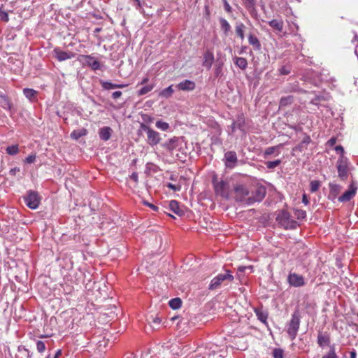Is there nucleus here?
Returning <instances> with one entry per match:
<instances>
[{"label":"nucleus","mask_w":358,"mask_h":358,"mask_svg":"<svg viewBox=\"0 0 358 358\" xmlns=\"http://www.w3.org/2000/svg\"><path fill=\"white\" fill-rule=\"evenodd\" d=\"M53 56L59 62H63L67 59L74 58L76 54L71 51H64L61 50L59 48H54L52 51Z\"/></svg>","instance_id":"f8f14e48"},{"label":"nucleus","mask_w":358,"mask_h":358,"mask_svg":"<svg viewBox=\"0 0 358 358\" xmlns=\"http://www.w3.org/2000/svg\"><path fill=\"white\" fill-rule=\"evenodd\" d=\"M36 157V155H29L25 158L24 162L27 164H32L35 162Z\"/></svg>","instance_id":"4d7b16f0"},{"label":"nucleus","mask_w":358,"mask_h":358,"mask_svg":"<svg viewBox=\"0 0 358 358\" xmlns=\"http://www.w3.org/2000/svg\"><path fill=\"white\" fill-rule=\"evenodd\" d=\"M176 87L178 90L184 92L193 91L196 87V84L194 81L190 80H185L176 85Z\"/></svg>","instance_id":"2eb2a0df"},{"label":"nucleus","mask_w":358,"mask_h":358,"mask_svg":"<svg viewBox=\"0 0 358 358\" xmlns=\"http://www.w3.org/2000/svg\"><path fill=\"white\" fill-rule=\"evenodd\" d=\"M234 64L241 70H245L248 66V61L244 57H237L234 59Z\"/></svg>","instance_id":"2f4dec72"},{"label":"nucleus","mask_w":358,"mask_h":358,"mask_svg":"<svg viewBox=\"0 0 358 358\" xmlns=\"http://www.w3.org/2000/svg\"><path fill=\"white\" fill-rule=\"evenodd\" d=\"M286 92H297L299 93H306V90H303L299 88L296 84L291 85L290 86H289L287 87V90H286Z\"/></svg>","instance_id":"de8ad7c7"},{"label":"nucleus","mask_w":358,"mask_h":358,"mask_svg":"<svg viewBox=\"0 0 358 358\" xmlns=\"http://www.w3.org/2000/svg\"><path fill=\"white\" fill-rule=\"evenodd\" d=\"M122 93L120 91H115L112 94V98L113 99H117L122 96Z\"/></svg>","instance_id":"0e129e2a"},{"label":"nucleus","mask_w":358,"mask_h":358,"mask_svg":"<svg viewBox=\"0 0 358 358\" xmlns=\"http://www.w3.org/2000/svg\"><path fill=\"white\" fill-rule=\"evenodd\" d=\"M130 178L133 180L135 182H138V175L136 172L132 173V174L130 176Z\"/></svg>","instance_id":"774afa93"},{"label":"nucleus","mask_w":358,"mask_h":358,"mask_svg":"<svg viewBox=\"0 0 358 358\" xmlns=\"http://www.w3.org/2000/svg\"><path fill=\"white\" fill-rule=\"evenodd\" d=\"M310 137L308 135L305 134L302 141L293 148V151L301 152L304 151L307 149V146L310 143Z\"/></svg>","instance_id":"aec40b11"},{"label":"nucleus","mask_w":358,"mask_h":358,"mask_svg":"<svg viewBox=\"0 0 358 358\" xmlns=\"http://www.w3.org/2000/svg\"><path fill=\"white\" fill-rule=\"evenodd\" d=\"M245 26L242 23H237L236 26V33L238 36L241 38V40L244 39V30H245Z\"/></svg>","instance_id":"c9c22d12"},{"label":"nucleus","mask_w":358,"mask_h":358,"mask_svg":"<svg viewBox=\"0 0 358 358\" xmlns=\"http://www.w3.org/2000/svg\"><path fill=\"white\" fill-rule=\"evenodd\" d=\"M214 73L216 78H220L223 75L222 70H221L220 67L215 68Z\"/></svg>","instance_id":"680f3d73"},{"label":"nucleus","mask_w":358,"mask_h":358,"mask_svg":"<svg viewBox=\"0 0 358 358\" xmlns=\"http://www.w3.org/2000/svg\"><path fill=\"white\" fill-rule=\"evenodd\" d=\"M6 153L9 155H15L19 152V148L17 145H9L6 149Z\"/></svg>","instance_id":"79ce46f5"},{"label":"nucleus","mask_w":358,"mask_h":358,"mask_svg":"<svg viewBox=\"0 0 358 358\" xmlns=\"http://www.w3.org/2000/svg\"><path fill=\"white\" fill-rule=\"evenodd\" d=\"M224 164L228 169H234L238 162V157L235 151H228L224 156Z\"/></svg>","instance_id":"4468645a"},{"label":"nucleus","mask_w":358,"mask_h":358,"mask_svg":"<svg viewBox=\"0 0 358 358\" xmlns=\"http://www.w3.org/2000/svg\"><path fill=\"white\" fill-rule=\"evenodd\" d=\"M266 190L265 187L259 186L251 192V195L248 199V205H251L255 202L262 201L266 196Z\"/></svg>","instance_id":"9d476101"},{"label":"nucleus","mask_w":358,"mask_h":358,"mask_svg":"<svg viewBox=\"0 0 358 358\" xmlns=\"http://www.w3.org/2000/svg\"><path fill=\"white\" fill-rule=\"evenodd\" d=\"M301 322V315L298 309L295 310L292 315V318L287 324V332L292 340H294L299 329Z\"/></svg>","instance_id":"f03ea898"},{"label":"nucleus","mask_w":358,"mask_h":358,"mask_svg":"<svg viewBox=\"0 0 358 358\" xmlns=\"http://www.w3.org/2000/svg\"><path fill=\"white\" fill-rule=\"evenodd\" d=\"M357 188V185L354 180H352L348 187V189L338 197V201L340 202H347L350 201L355 196Z\"/></svg>","instance_id":"9b49d317"},{"label":"nucleus","mask_w":358,"mask_h":358,"mask_svg":"<svg viewBox=\"0 0 358 358\" xmlns=\"http://www.w3.org/2000/svg\"><path fill=\"white\" fill-rule=\"evenodd\" d=\"M41 196L38 193L34 190H29L24 196L26 205L31 209H36L41 203Z\"/></svg>","instance_id":"423d86ee"},{"label":"nucleus","mask_w":358,"mask_h":358,"mask_svg":"<svg viewBox=\"0 0 358 358\" xmlns=\"http://www.w3.org/2000/svg\"><path fill=\"white\" fill-rule=\"evenodd\" d=\"M334 149L338 153H340V156H345L344 155V148L342 145H336Z\"/></svg>","instance_id":"bf43d9fd"},{"label":"nucleus","mask_w":358,"mask_h":358,"mask_svg":"<svg viewBox=\"0 0 358 358\" xmlns=\"http://www.w3.org/2000/svg\"><path fill=\"white\" fill-rule=\"evenodd\" d=\"M166 187L175 192L176 191H180V189H181V185H174V184H172V183H167L166 185Z\"/></svg>","instance_id":"6e6d98bb"},{"label":"nucleus","mask_w":358,"mask_h":358,"mask_svg":"<svg viewBox=\"0 0 358 358\" xmlns=\"http://www.w3.org/2000/svg\"><path fill=\"white\" fill-rule=\"evenodd\" d=\"M130 1L132 3V6H134L136 9L138 10L141 13H144L141 0H130Z\"/></svg>","instance_id":"09e8293b"},{"label":"nucleus","mask_w":358,"mask_h":358,"mask_svg":"<svg viewBox=\"0 0 358 358\" xmlns=\"http://www.w3.org/2000/svg\"><path fill=\"white\" fill-rule=\"evenodd\" d=\"M234 280V275L231 274L229 270H226L225 273H220L213 278L208 286L209 290H215L218 289L222 282L225 280L232 282Z\"/></svg>","instance_id":"20e7f679"},{"label":"nucleus","mask_w":358,"mask_h":358,"mask_svg":"<svg viewBox=\"0 0 358 358\" xmlns=\"http://www.w3.org/2000/svg\"><path fill=\"white\" fill-rule=\"evenodd\" d=\"M248 42L250 45L253 46L255 50H259L261 49V43L259 39L253 34H250L248 36Z\"/></svg>","instance_id":"c756f323"},{"label":"nucleus","mask_w":358,"mask_h":358,"mask_svg":"<svg viewBox=\"0 0 358 358\" xmlns=\"http://www.w3.org/2000/svg\"><path fill=\"white\" fill-rule=\"evenodd\" d=\"M0 106L5 110L11 111L13 103L6 95H0Z\"/></svg>","instance_id":"a878e982"},{"label":"nucleus","mask_w":358,"mask_h":358,"mask_svg":"<svg viewBox=\"0 0 358 358\" xmlns=\"http://www.w3.org/2000/svg\"><path fill=\"white\" fill-rule=\"evenodd\" d=\"M142 131H145L147 133V143L150 145L154 146L157 145L160 142V134L157 131L150 128L148 125H146L144 123H141L138 133H140Z\"/></svg>","instance_id":"7ed1b4c3"},{"label":"nucleus","mask_w":358,"mask_h":358,"mask_svg":"<svg viewBox=\"0 0 358 358\" xmlns=\"http://www.w3.org/2000/svg\"><path fill=\"white\" fill-rule=\"evenodd\" d=\"M112 132L113 130L110 127H103L99 129V138L104 141H107L110 138Z\"/></svg>","instance_id":"4be33fe9"},{"label":"nucleus","mask_w":358,"mask_h":358,"mask_svg":"<svg viewBox=\"0 0 358 358\" xmlns=\"http://www.w3.org/2000/svg\"><path fill=\"white\" fill-rule=\"evenodd\" d=\"M173 92L174 91L172 88V85H170L168 87L162 90L159 93V96L164 98H169L172 96Z\"/></svg>","instance_id":"ea45409f"},{"label":"nucleus","mask_w":358,"mask_h":358,"mask_svg":"<svg viewBox=\"0 0 358 358\" xmlns=\"http://www.w3.org/2000/svg\"><path fill=\"white\" fill-rule=\"evenodd\" d=\"M100 84L103 90H109L115 88H124L127 84H114L110 81L100 80Z\"/></svg>","instance_id":"412c9836"},{"label":"nucleus","mask_w":358,"mask_h":358,"mask_svg":"<svg viewBox=\"0 0 358 358\" xmlns=\"http://www.w3.org/2000/svg\"><path fill=\"white\" fill-rule=\"evenodd\" d=\"M150 319H152V322L155 324H159L161 323V318L156 316L155 317H153L152 316L150 317Z\"/></svg>","instance_id":"69168bd1"},{"label":"nucleus","mask_w":358,"mask_h":358,"mask_svg":"<svg viewBox=\"0 0 358 358\" xmlns=\"http://www.w3.org/2000/svg\"><path fill=\"white\" fill-rule=\"evenodd\" d=\"M281 159H276L274 161H268L265 162V165L269 169H273L281 164Z\"/></svg>","instance_id":"c03bdc74"},{"label":"nucleus","mask_w":358,"mask_h":358,"mask_svg":"<svg viewBox=\"0 0 358 358\" xmlns=\"http://www.w3.org/2000/svg\"><path fill=\"white\" fill-rule=\"evenodd\" d=\"M250 271V273L253 272V266H241L238 268V272H237V278L239 279L240 281H241V278L244 276V273L247 271Z\"/></svg>","instance_id":"473e14b6"},{"label":"nucleus","mask_w":358,"mask_h":358,"mask_svg":"<svg viewBox=\"0 0 358 358\" xmlns=\"http://www.w3.org/2000/svg\"><path fill=\"white\" fill-rule=\"evenodd\" d=\"M0 20L3 22H8L9 21V17L8 14L6 11L3 10L0 8Z\"/></svg>","instance_id":"5fc2aeb1"},{"label":"nucleus","mask_w":358,"mask_h":358,"mask_svg":"<svg viewBox=\"0 0 358 358\" xmlns=\"http://www.w3.org/2000/svg\"><path fill=\"white\" fill-rule=\"evenodd\" d=\"M156 127L162 131H167L170 127L169 123L162 120H157L156 122Z\"/></svg>","instance_id":"a18cd8bd"},{"label":"nucleus","mask_w":358,"mask_h":358,"mask_svg":"<svg viewBox=\"0 0 358 358\" xmlns=\"http://www.w3.org/2000/svg\"><path fill=\"white\" fill-rule=\"evenodd\" d=\"M278 224L285 229H295L298 222L291 219V215L289 212L285 210H280L275 218Z\"/></svg>","instance_id":"f257e3e1"},{"label":"nucleus","mask_w":358,"mask_h":358,"mask_svg":"<svg viewBox=\"0 0 358 358\" xmlns=\"http://www.w3.org/2000/svg\"><path fill=\"white\" fill-rule=\"evenodd\" d=\"M336 143V138L335 137H331L328 141H327V145L329 146H334Z\"/></svg>","instance_id":"338daca9"},{"label":"nucleus","mask_w":358,"mask_h":358,"mask_svg":"<svg viewBox=\"0 0 358 358\" xmlns=\"http://www.w3.org/2000/svg\"><path fill=\"white\" fill-rule=\"evenodd\" d=\"M341 186L338 184L330 183L329 184V194L328 198L334 200L336 199L338 193L340 192Z\"/></svg>","instance_id":"5701e85b"},{"label":"nucleus","mask_w":358,"mask_h":358,"mask_svg":"<svg viewBox=\"0 0 358 358\" xmlns=\"http://www.w3.org/2000/svg\"><path fill=\"white\" fill-rule=\"evenodd\" d=\"M222 1H223V3H224V10L227 13H231V7L230 6V5L227 2V0H222Z\"/></svg>","instance_id":"052dcab7"},{"label":"nucleus","mask_w":358,"mask_h":358,"mask_svg":"<svg viewBox=\"0 0 358 358\" xmlns=\"http://www.w3.org/2000/svg\"><path fill=\"white\" fill-rule=\"evenodd\" d=\"M171 154L179 146V138L173 137L162 145Z\"/></svg>","instance_id":"a211bd4d"},{"label":"nucleus","mask_w":358,"mask_h":358,"mask_svg":"<svg viewBox=\"0 0 358 358\" xmlns=\"http://www.w3.org/2000/svg\"><path fill=\"white\" fill-rule=\"evenodd\" d=\"M78 60L82 62L83 65L90 67L94 71L100 69L101 66L100 62L91 55H80L78 57Z\"/></svg>","instance_id":"1a4fd4ad"},{"label":"nucleus","mask_w":358,"mask_h":358,"mask_svg":"<svg viewBox=\"0 0 358 358\" xmlns=\"http://www.w3.org/2000/svg\"><path fill=\"white\" fill-rule=\"evenodd\" d=\"M295 215H296L298 219L300 218H305L306 216V213L305 210H297L295 213Z\"/></svg>","instance_id":"13d9d810"},{"label":"nucleus","mask_w":358,"mask_h":358,"mask_svg":"<svg viewBox=\"0 0 358 358\" xmlns=\"http://www.w3.org/2000/svg\"><path fill=\"white\" fill-rule=\"evenodd\" d=\"M348 166V159L345 156H340L336 163V167L338 177L341 180H345L348 178L349 172Z\"/></svg>","instance_id":"0eeeda50"},{"label":"nucleus","mask_w":358,"mask_h":358,"mask_svg":"<svg viewBox=\"0 0 358 358\" xmlns=\"http://www.w3.org/2000/svg\"><path fill=\"white\" fill-rule=\"evenodd\" d=\"M86 134L87 130L85 129H81L73 131L71 134V137L75 140H78L80 137L84 136Z\"/></svg>","instance_id":"72a5a7b5"},{"label":"nucleus","mask_w":358,"mask_h":358,"mask_svg":"<svg viewBox=\"0 0 358 358\" xmlns=\"http://www.w3.org/2000/svg\"><path fill=\"white\" fill-rule=\"evenodd\" d=\"M278 71L280 75H288L291 72V67L289 66H282Z\"/></svg>","instance_id":"603ef678"},{"label":"nucleus","mask_w":358,"mask_h":358,"mask_svg":"<svg viewBox=\"0 0 358 358\" xmlns=\"http://www.w3.org/2000/svg\"><path fill=\"white\" fill-rule=\"evenodd\" d=\"M294 101V98L292 95H289L287 96H282L280 99L279 106L280 108H285L288 106H290Z\"/></svg>","instance_id":"c85d7f7f"},{"label":"nucleus","mask_w":358,"mask_h":358,"mask_svg":"<svg viewBox=\"0 0 358 358\" xmlns=\"http://www.w3.org/2000/svg\"><path fill=\"white\" fill-rule=\"evenodd\" d=\"M36 91H35L33 89L30 88H24L23 90V94L24 95L29 99V100H32L36 98Z\"/></svg>","instance_id":"58836bf2"},{"label":"nucleus","mask_w":358,"mask_h":358,"mask_svg":"<svg viewBox=\"0 0 358 358\" xmlns=\"http://www.w3.org/2000/svg\"><path fill=\"white\" fill-rule=\"evenodd\" d=\"M169 209L178 216H182L185 214V211L179 206V203L176 200H171L169 201Z\"/></svg>","instance_id":"6ab92c4d"},{"label":"nucleus","mask_w":358,"mask_h":358,"mask_svg":"<svg viewBox=\"0 0 358 358\" xmlns=\"http://www.w3.org/2000/svg\"><path fill=\"white\" fill-rule=\"evenodd\" d=\"M213 185L215 189V192L217 195L228 199L229 198V182L227 180H217V176H214L212 180Z\"/></svg>","instance_id":"39448f33"},{"label":"nucleus","mask_w":358,"mask_h":358,"mask_svg":"<svg viewBox=\"0 0 358 358\" xmlns=\"http://www.w3.org/2000/svg\"><path fill=\"white\" fill-rule=\"evenodd\" d=\"M287 282L290 286L294 287H300L305 285L304 278L296 273H289L287 276Z\"/></svg>","instance_id":"ddd939ff"},{"label":"nucleus","mask_w":358,"mask_h":358,"mask_svg":"<svg viewBox=\"0 0 358 358\" xmlns=\"http://www.w3.org/2000/svg\"><path fill=\"white\" fill-rule=\"evenodd\" d=\"M255 313L259 321L265 324H267V319L268 316L267 311L264 310L262 308H255Z\"/></svg>","instance_id":"b1692460"},{"label":"nucleus","mask_w":358,"mask_h":358,"mask_svg":"<svg viewBox=\"0 0 358 358\" xmlns=\"http://www.w3.org/2000/svg\"><path fill=\"white\" fill-rule=\"evenodd\" d=\"M282 147V144L280 143L276 146H272V147L267 148L264 152V157H266L268 155L274 154L275 152L278 151V150Z\"/></svg>","instance_id":"e433bc0d"},{"label":"nucleus","mask_w":358,"mask_h":358,"mask_svg":"<svg viewBox=\"0 0 358 358\" xmlns=\"http://www.w3.org/2000/svg\"><path fill=\"white\" fill-rule=\"evenodd\" d=\"M245 3L246 7H248V8L254 7L256 3V1L255 0H245Z\"/></svg>","instance_id":"e2e57ef3"},{"label":"nucleus","mask_w":358,"mask_h":358,"mask_svg":"<svg viewBox=\"0 0 358 358\" xmlns=\"http://www.w3.org/2000/svg\"><path fill=\"white\" fill-rule=\"evenodd\" d=\"M17 352L15 358H31L32 356V353L23 345L18 346Z\"/></svg>","instance_id":"393cba45"},{"label":"nucleus","mask_w":358,"mask_h":358,"mask_svg":"<svg viewBox=\"0 0 358 358\" xmlns=\"http://www.w3.org/2000/svg\"><path fill=\"white\" fill-rule=\"evenodd\" d=\"M214 59H215L213 52L208 50L203 54V61L202 63L203 66L206 67L208 70H210L213 65Z\"/></svg>","instance_id":"f3484780"},{"label":"nucleus","mask_w":358,"mask_h":358,"mask_svg":"<svg viewBox=\"0 0 358 358\" xmlns=\"http://www.w3.org/2000/svg\"><path fill=\"white\" fill-rule=\"evenodd\" d=\"M330 343V336L328 334H322L319 333L317 336V344L320 347L329 345Z\"/></svg>","instance_id":"bb28decb"},{"label":"nucleus","mask_w":358,"mask_h":358,"mask_svg":"<svg viewBox=\"0 0 358 358\" xmlns=\"http://www.w3.org/2000/svg\"><path fill=\"white\" fill-rule=\"evenodd\" d=\"M235 199L236 201L248 204V199L250 196V191L244 185H237L234 187Z\"/></svg>","instance_id":"6e6552de"},{"label":"nucleus","mask_w":358,"mask_h":358,"mask_svg":"<svg viewBox=\"0 0 358 358\" xmlns=\"http://www.w3.org/2000/svg\"><path fill=\"white\" fill-rule=\"evenodd\" d=\"M330 99V96L328 94L316 95L310 103L311 104L319 106L320 102L327 101Z\"/></svg>","instance_id":"cd10ccee"},{"label":"nucleus","mask_w":358,"mask_h":358,"mask_svg":"<svg viewBox=\"0 0 358 358\" xmlns=\"http://www.w3.org/2000/svg\"><path fill=\"white\" fill-rule=\"evenodd\" d=\"M36 348L38 352L42 353L45 350V345L43 341H38L36 342Z\"/></svg>","instance_id":"864d4df0"},{"label":"nucleus","mask_w":358,"mask_h":358,"mask_svg":"<svg viewBox=\"0 0 358 358\" xmlns=\"http://www.w3.org/2000/svg\"><path fill=\"white\" fill-rule=\"evenodd\" d=\"M272 356L273 358H284V350L281 348H274Z\"/></svg>","instance_id":"49530a36"},{"label":"nucleus","mask_w":358,"mask_h":358,"mask_svg":"<svg viewBox=\"0 0 358 358\" xmlns=\"http://www.w3.org/2000/svg\"><path fill=\"white\" fill-rule=\"evenodd\" d=\"M245 124V117L243 115L237 116L236 120H234L231 124V134L234 133L236 129L244 131Z\"/></svg>","instance_id":"dca6fc26"},{"label":"nucleus","mask_w":358,"mask_h":358,"mask_svg":"<svg viewBox=\"0 0 358 358\" xmlns=\"http://www.w3.org/2000/svg\"><path fill=\"white\" fill-rule=\"evenodd\" d=\"M268 23L271 27L273 28L274 29H275L278 31H282L283 29L282 20L274 19V20L269 21Z\"/></svg>","instance_id":"7c9ffc66"},{"label":"nucleus","mask_w":358,"mask_h":358,"mask_svg":"<svg viewBox=\"0 0 358 358\" xmlns=\"http://www.w3.org/2000/svg\"><path fill=\"white\" fill-rule=\"evenodd\" d=\"M153 88H154L153 84L145 85V86L143 87L142 88H141L138 91L137 94H138V96L145 95V94L149 93L150 92H151Z\"/></svg>","instance_id":"a19ab883"},{"label":"nucleus","mask_w":358,"mask_h":358,"mask_svg":"<svg viewBox=\"0 0 358 358\" xmlns=\"http://www.w3.org/2000/svg\"><path fill=\"white\" fill-rule=\"evenodd\" d=\"M169 304L172 309L176 310L180 308L182 305V301L180 298H174L169 301Z\"/></svg>","instance_id":"4c0bfd02"},{"label":"nucleus","mask_w":358,"mask_h":358,"mask_svg":"<svg viewBox=\"0 0 358 358\" xmlns=\"http://www.w3.org/2000/svg\"><path fill=\"white\" fill-rule=\"evenodd\" d=\"M322 358H338L336 353L334 345L330 346L328 353L324 355Z\"/></svg>","instance_id":"37998d69"},{"label":"nucleus","mask_w":358,"mask_h":358,"mask_svg":"<svg viewBox=\"0 0 358 358\" xmlns=\"http://www.w3.org/2000/svg\"><path fill=\"white\" fill-rule=\"evenodd\" d=\"M320 186V182L318 180H312L310 183L311 192H315L318 190Z\"/></svg>","instance_id":"8fccbe9b"},{"label":"nucleus","mask_w":358,"mask_h":358,"mask_svg":"<svg viewBox=\"0 0 358 358\" xmlns=\"http://www.w3.org/2000/svg\"><path fill=\"white\" fill-rule=\"evenodd\" d=\"M220 24L221 29L224 31V33L225 34H227V33L231 29V26H230L229 23L227 22V20L221 17V18H220Z\"/></svg>","instance_id":"f704fd0d"},{"label":"nucleus","mask_w":358,"mask_h":358,"mask_svg":"<svg viewBox=\"0 0 358 358\" xmlns=\"http://www.w3.org/2000/svg\"><path fill=\"white\" fill-rule=\"evenodd\" d=\"M141 117L143 121V123L145 124L146 125L152 123L154 120V117L148 114H143Z\"/></svg>","instance_id":"3c124183"}]
</instances>
